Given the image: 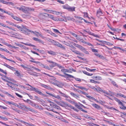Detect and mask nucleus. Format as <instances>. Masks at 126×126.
I'll return each mask as SVG.
<instances>
[{
    "mask_svg": "<svg viewBox=\"0 0 126 126\" xmlns=\"http://www.w3.org/2000/svg\"><path fill=\"white\" fill-rule=\"evenodd\" d=\"M7 84L10 87L12 88V89L15 91H17L18 90L17 88L18 85L14 84L10 81H8Z\"/></svg>",
    "mask_w": 126,
    "mask_h": 126,
    "instance_id": "nucleus-1",
    "label": "nucleus"
},
{
    "mask_svg": "<svg viewBox=\"0 0 126 126\" xmlns=\"http://www.w3.org/2000/svg\"><path fill=\"white\" fill-rule=\"evenodd\" d=\"M19 105H20V107H19V108L21 109L22 110H24L25 108L26 109L32 112H34L35 110H33L32 109L30 108L27 107L26 105L23 104L19 103Z\"/></svg>",
    "mask_w": 126,
    "mask_h": 126,
    "instance_id": "nucleus-2",
    "label": "nucleus"
},
{
    "mask_svg": "<svg viewBox=\"0 0 126 126\" xmlns=\"http://www.w3.org/2000/svg\"><path fill=\"white\" fill-rule=\"evenodd\" d=\"M30 90L35 92L41 95L45 96V95L41 92L39 89L33 87H32V88H30Z\"/></svg>",
    "mask_w": 126,
    "mask_h": 126,
    "instance_id": "nucleus-3",
    "label": "nucleus"
},
{
    "mask_svg": "<svg viewBox=\"0 0 126 126\" xmlns=\"http://www.w3.org/2000/svg\"><path fill=\"white\" fill-rule=\"evenodd\" d=\"M56 102L58 105L62 107H65L66 109L68 108L69 104L66 102L63 101H61L60 102L56 101Z\"/></svg>",
    "mask_w": 126,
    "mask_h": 126,
    "instance_id": "nucleus-4",
    "label": "nucleus"
},
{
    "mask_svg": "<svg viewBox=\"0 0 126 126\" xmlns=\"http://www.w3.org/2000/svg\"><path fill=\"white\" fill-rule=\"evenodd\" d=\"M113 98L118 103L119 105L122 106V107H120V108L121 109L123 110H125L126 109V107L124 106L123 103L115 97H113Z\"/></svg>",
    "mask_w": 126,
    "mask_h": 126,
    "instance_id": "nucleus-5",
    "label": "nucleus"
},
{
    "mask_svg": "<svg viewBox=\"0 0 126 126\" xmlns=\"http://www.w3.org/2000/svg\"><path fill=\"white\" fill-rule=\"evenodd\" d=\"M2 64L3 65L6 67L12 70L13 72L15 71L16 70L15 68L5 63H4L3 64Z\"/></svg>",
    "mask_w": 126,
    "mask_h": 126,
    "instance_id": "nucleus-6",
    "label": "nucleus"
},
{
    "mask_svg": "<svg viewBox=\"0 0 126 126\" xmlns=\"http://www.w3.org/2000/svg\"><path fill=\"white\" fill-rule=\"evenodd\" d=\"M46 93L47 94L49 95L50 96L56 98H57L59 100H61V97L59 95L56 96L54 94H52L47 92H46Z\"/></svg>",
    "mask_w": 126,
    "mask_h": 126,
    "instance_id": "nucleus-7",
    "label": "nucleus"
},
{
    "mask_svg": "<svg viewBox=\"0 0 126 126\" xmlns=\"http://www.w3.org/2000/svg\"><path fill=\"white\" fill-rule=\"evenodd\" d=\"M34 9L33 8H32L28 7L25 6V8L24 10V13H29V11H34Z\"/></svg>",
    "mask_w": 126,
    "mask_h": 126,
    "instance_id": "nucleus-8",
    "label": "nucleus"
},
{
    "mask_svg": "<svg viewBox=\"0 0 126 126\" xmlns=\"http://www.w3.org/2000/svg\"><path fill=\"white\" fill-rule=\"evenodd\" d=\"M47 61L52 64L49 65V66L51 67H54L55 66L57 65V63L53 61L50 60H47Z\"/></svg>",
    "mask_w": 126,
    "mask_h": 126,
    "instance_id": "nucleus-9",
    "label": "nucleus"
},
{
    "mask_svg": "<svg viewBox=\"0 0 126 126\" xmlns=\"http://www.w3.org/2000/svg\"><path fill=\"white\" fill-rule=\"evenodd\" d=\"M21 31L22 32L26 34L27 35L29 34L27 31L24 30L23 29H26L25 26L24 25H22L21 26Z\"/></svg>",
    "mask_w": 126,
    "mask_h": 126,
    "instance_id": "nucleus-10",
    "label": "nucleus"
},
{
    "mask_svg": "<svg viewBox=\"0 0 126 126\" xmlns=\"http://www.w3.org/2000/svg\"><path fill=\"white\" fill-rule=\"evenodd\" d=\"M46 17H48L49 18L51 19H52L56 21V20H57V19H56V18H55L53 16L51 15L47 14H46Z\"/></svg>",
    "mask_w": 126,
    "mask_h": 126,
    "instance_id": "nucleus-11",
    "label": "nucleus"
},
{
    "mask_svg": "<svg viewBox=\"0 0 126 126\" xmlns=\"http://www.w3.org/2000/svg\"><path fill=\"white\" fill-rule=\"evenodd\" d=\"M15 71V72L14 73V74L18 77L20 78L21 77H23V75L19 72L18 71L16 70Z\"/></svg>",
    "mask_w": 126,
    "mask_h": 126,
    "instance_id": "nucleus-12",
    "label": "nucleus"
},
{
    "mask_svg": "<svg viewBox=\"0 0 126 126\" xmlns=\"http://www.w3.org/2000/svg\"><path fill=\"white\" fill-rule=\"evenodd\" d=\"M27 30L28 32H30L32 33H33L36 36H38V35L40 36H41V35L39 33V32H34L28 29H27Z\"/></svg>",
    "mask_w": 126,
    "mask_h": 126,
    "instance_id": "nucleus-13",
    "label": "nucleus"
},
{
    "mask_svg": "<svg viewBox=\"0 0 126 126\" xmlns=\"http://www.w3.org/2000/svg\"><path fill=\"white\" fill-rule=\"evenodd\" d=\"M70 108L73 110L77 112H78L79 111V110L78 109L76 108H75L72 106L70 104H69L68 106V108H67V109L69 110V108Z\"/></svg>",
    "mask_w": 126,
    "mask_h": 126,
    "instance_id": "nucleus-14",
    "label": "nucleus"
},
{
    "mask_svg": "<svg viewBox=\"0 0 126 126\" xmlns=\"http://www.w3.org/2000/svg\"><path fill=\"white\" fill-rule=\"evenodd\" d=\"M92 105L94 108L98 110H102L101 107L98 105L96 104H92Z\"/></svg>",
    "mask_w": 126,
    "mask_h": 126,
    "instance_id": "nucleus-15",
    "label": "nucleus"
},
{
    "mask_svg": "<svg viewBox=\"0 0 126 126\" xmlns=\"http://www.w3.org/2000/svg\"><path fill=\"white\" fill-rule=\"evenodd\" d=\"M103 14V13L101 11V10L100 9H99L97 11L96 16L98 17L102 15Z\"/></svg>",
    "mask_w": 126,
    "mask_h": 126,
    "instance_id": "nucleus-16",
    "label": "nucleus"
},
{
    "mask_svg": "<svg viewBox=\"0 0 126 126\" xmlns=\"http://www.w3.org/2000/svg\"><path fill=\"white\" fill-rule=\"evenodd\" d=\"M30 62L36 63V64H38L39 65L41 66L42 67V66L44 65V64H43L39 62L35 61L32 60H30Z\"/></svg>",
    "mask_w": 126,
    "mask_h": 126,
    "instance_id": "nucleus-17",
    "label": "nucleus"
},
{
    "mask_svg": "<svg viewBox=\"0 0 126 126\" xmlns=\"http://www.w3.org/2000/svg\"><path fill=\"white\" fill-rule=\"evenodd\" d=\"M41 86L44 88L47 89L48 90H50L52 89L48 85H46L43 84H41Z\"/></svg>",
    "mask_w": 126,
    "mask_h": 126,
    "instance_id": "nucleus-18",
    "label": "nucleus"
},
{
    "mask_svg": "<svg viewBox=\"0 0 126 126\" xmlns=\"http://www.w3.org/2000/svg\"><path fill=\"white\" fill-rule=\"evenodd\" d=\"M80 50L83 52L87 54H89V52L87 51L86 49L83 47H82L81 49Z\"/></svg>",
    "mask_w": 126,
    "mask_h": 126,
    "instance_id": "nucleus-19",
    "label": "nucleus"
},
{
    "mask_svg": "<svg viewBox=\"0 0 126 126\" xmlns=\"http://www.w3.org/2000/svg\"><path fill=\"white\" fill-rule=\"evenodd\" d=\"M74 86L75 87H76L77 88H78L79 89H82V90L84 89L86 91H87V89L86 88H85L84 87L78 86H77L76 85H74Z\"/></svg>",
    "mask_w": 126,
    "mask_h": 126,
    "instance_id": "nucleus-20",
    "label": "nucleus"
},
{
    "mask_svg": "<svg viewBox=\"0 0 126 126\" xmlns=\"http://www.w3.org/2000/svg\"><path fill=\"white\" fill-rule=\"evenodd\" d=\"M31 105L32 106L35 107L36 109H38L39 108V106L38 104H36L33 102L32 104Z\"/></svg>",
    "mask_w": 126,
    "mask_h": 126,
    "instance_id": "nucleus-21",
    "label": "nucleus"
},
{
    "mask_svg": "<svg viewBox=\"0 0 126 126\" xmlns=\"http://www.w3.org/2000/svg\"><path fill=\"white\" fill-rule=\"evenodd\" d=\"M99 41L100 42H102L103 43H106V44L110 46H112L113 45V44L109 42H106L105 41Z\"/></svg>",
    "mask_w": 126,
    "mask_h": 126,
    "instance_id": "nucleus-22",
    "label": "nucleus"
},
{
    "mask_svg": "<svg viewBox=\"0 0 126 126\" xmlns=\"http://www.w3.org/2000/svg\"><path fill=\"white\" fill-rule=\"evenodd\" d=\"M61 71L63 72V73L66 75V74H67L66 73V72H69V70L67 69H61Z\"/></svg>",
    "mask_w": 126,
    "mask_h": 126,
    "instance_id": "nucleus-23",
    "label": "nucleus"
},
{
    "mask_svg": "<svg viewBox=\"0 0 126 126\" xmlns=\"http://www.w3.org/2000/svg\"><path fill=\"white\" fill-rule=\"evenodd\" d=\"M109 92L110 93V96H112V98H110V97H109V96H106L108 98L110 99V100H115L114 99H113V97H113V95H114V94L112 92L110 91H109Z\"/></svg>",
    "mask_w": 126,
    "mask_h": 126,
    "instance_id": "nucleus-24",
    "label": "nucleus"
},
{
    "mask_svg": "<svg viewBox=\"0 0 126 126\" xmlns=\"http://www.w3.org/2000/svg\"><path fill=\"white\" fill-rule=\"evenodd\" d=\"M47 52L48 54L51 55H54L56 54V53L55 52H53L51 50H47Z\"/></svg>",
    "mask_w": 126,
    "mask_h": 126,
    "instance_id": "nucleus-25",
    "label": "nucleus"
},
{
    "mask_svg": "<svg viewBox=\"0 0 126 126\" xmlns=\"http://www.w3.org/2000/svg\"><path fill=\"white\" fill-rule=\"evenodd\" d=\"M12 17L14 19L16 20L17 21H22L21 19L18 17H17L16 16H12Z\"/></svg>",
    "mask_w": 126,
    "mask_h": 126,
    "instance_id": "nucleus-26",
    "label": "nucleus"
},
{
    "mask_svg": "<svg viewBox=\"0 0 126 126\" xmlns=\"http://www.w3.org/2000/svg\"><path fill=\"white\" fill-rule=\"evenodd\" d=\"M76 106L77 107V108L78 109L80 110H81L82 111L86 113H87V111L86 110H83L82 108H80L79 106H78V105H76Z\"/></svg>",
    "mask_w": 126,
    "mask_h": 126,
    "instance_id": "nucleus-27",
    "label": "nucleus"
},
{
    "mask_svg": "<svg viewBox=\"0 0 126 126\" xmlns=\"http://www.w3.org/2000/svg\"><path fill=\"white\" fill-rule=\"evenodd\" d=\"M25 8V6H22L20 7V8L17 7V8L20 11H22L23 12H24V9Z\"/></svg>",
    "mask_w": 126,
    "mask_h": 126,
    "instance_id": "nucleus-28",
    "label": "nucleus"
},
{
    "mask_svg": "<svg viewBox=\"0 0 126 126\" xmlns=\"http://www.w3.org/2000/svg\"><path fill=\"white\" fill-rule=\"evenodd\" d=\"M33 39L35 41H38L39 42H40L43 44L44 42L43 41H42L41 40H40V39H39L37 38H36L35 37H33Z\"/></svg>",
    "mask_w": 126,
    "mask_h": 126,
    "instance_id": "nucleus-29",
    "label": "nucleus"
},
{
    "mask_svg": "<svg viewBox=\"0 0 126 126\" xmlns=\"http://www.w3.org/2000/svg\"><path fill=\"white\" fill-rule=\"evenodd\" d=\"M110 80L111 81V82L112 84L114 86H115L116 87H118V85L116 84V83L115 81H114L112 80L111 79H110Z\"/></svg>",
    "mask_w": 126,
    "mask_h": 126,
    "instance_id": "nucleus-30",
    "label": "nucleus"
},
{
    "mask_svg": "<svg viewBox=\"0 0 126 126\" xmlns=\"http://www.w3.org/2000/svg\"><path fill=\"white\" fill-rule=\"evenodd\" d=\"M75 90H76V91H77L79 93H80L81 94H83L84 95H86V94H87L85 92H83V91H82L81 90H78L76 89H75Z\"/></svg>",
    "mask_w": 126,
    "mask_h": 126,
    "instance_id": "nucleus-31",
    "label": "nucleus"
},
{
    "mask_svg": "<svg viewBox=\"0 0 126 126\" xmlns=\"http://www.w3.org/2000/svg\"><path fill=\"white\" fill-rule=\"evenodd\" d=\"M59 92L60 94H61V95L62 96L64 97H66V98H67L68 97L67 96V95H66V94H64V93H62V92L61 91H59Z\"/></svg>",
    "mask_w": 126,
    "mask_h": 126,
    "instance_id": "nucleus-32",
    "label": "nucleus"
},
{
    "mask_svg": "<svg viewBox=\"0 0 126 126\" xmlns=\"http://www.w3.org/2000/svg\"><path fill=\"white\" fill-rule=\"evenodd\" d=\"M2 3L4 4H6L8 5H9L10 4H12V3L11 2H7L4 0H3Z\"/></svg>",
    "mask_w": 126,
    "mask_h": 126,
    "instance_id": "nucleus-33",
    "label": "nucleus"
},
{
    "mask_svg": "<svg viewBox=\"0 0 126 126\" xmlns=\"http://www.w3.org/2000/svg\"><path fill=\"white\" fill-rule=\"evenodd\" d=\"M44 10L46 11L47 12L49 13H52V12H54L53 11L50 9H44Z\"/></svg>",
    "mask_w": 126,
    "mask_h": 126,
    "instance_id": "nucleus-34",
    "label": "nucleus"
},
{
    "mask_svg": "<svg viewBox=\"0 0 126 126\" xmlns=\"http://www.w3.org/2000/svg\"><path fill=\"white\" fill-rule=\"evenodd\" d=\"M71 47L69 48V49L71 50L72 52H74L76 48L72 45H71Z\"/></svg>",
    "mask_w": 126,
    "mask_h": 126,
    "instance_id": "nucleus-35",
    "label": "nucleus"
},
{
    "mask_svg": "<svg viewBox=\"0 0 126 126\" xmlns=\"http://www.w3.org/2000/svg\"><path fill=\"white\" fill-rule=\"evenodd\" d=\"M75 8V7H70L69 6L68 10L69 11H74Z\"/></svg>",
    "mask_w": 126,
    "mask_h": 126,
    "instance_id": "nucleus-36",
    "label": "nucleus"
},
{
    "mask_svg": "<svg viewBox=\"0 0 126 126\" xmlns=\"http://www.w3.org/2000/svg\"><path fill=\"white\" fill-rule=\"evenodd\" d=\"M74 45L76 47L78 48L80 50L82 47L81 46L76 44H75Z\"/></svg>",
    "mask_w": 126,
    "mask_h": 126,
    "instance_id": "nucleus-37",
    "label": "nucleus"
},
{
    "mask_svg": "<svg viewBox=\"0 0 126 126\" xmlns=\"http://www.w3.org/2000/svg\"><path fill=\"white\" fill-rule=\"evenodd\" d=\"M0 11L2 12L6 13L8 15H10V13H9L7 11H5V10H4L3 9L1 8H0Z\"/></svg>",
    "mask_w": 126,
    "mask_h": 126,
    "instance_id": "nucleus-38",
    "label": "nucleus"
},
{
    "mask_svg": "<svg viewBox=\"0 0 126 126\" xmlns=\"http://www.w3.org/2000/svg\"><path fill=\"white\" fill-rule=\"evenodd\" d=\"M34 100L38 101H40V98L39 97L36 96H34Z\"/></svg>",
    "mask_w": 126,
    "mask_h": 126,
    "instance_id": "nucleus-39",
    "label": "nucleus"
},
{
    "mask_svg": "<svg viewBox=\"0 0 126 126\" xmlns=\"http://www.w3.org/2000/svg\"><path fill=\"white\" fill-rule=\"evenodd\" d=\"M83 72L84 74L88 76H91L93 75V74L92 73H89L88 72L85 71H83Z\"/></svg>",
    "mask_w": 126,
    "mask_h": 126,
    "instance_id": "nucleus-40",
    "label": "nucleus"
},
{
    "mask_svg": "<svg viewBox=\"0 0 126 126\" xmlns=\"http://www.w3.org/2000/svg\"><path fill=\"white\" fill-rule=\"evenodd\" d=\"M70 94L71 95L76 98H77L79 97L76 94L72 92H70Z\"/></svg>",
    "mask_w": 126,
    "mask_h": 126,
    "instance_id": "nucleus-41",
    "label": "nucleus"
},
{
    "mask_svg": "<svg viewBox=\"0 0 126 126\" xmlns=\"http://www.w3.org/2000/svg\"><path fill=\"white\" fill-rule=\"evenodd\" d=\"M46 14H47L44 13H40L39 14V17H41L42 16H45L46 17Z\"/></svg>",
    "mask_w": 126,
    "mask_h": 126,
    "instance_id": "nucleus-42",
    "label": "nucleus"
},
{
    "mask_svg": "<svg viewBox=\"0 0 126 126\" xmlns=\"http://www.w3.org/2000/svg\"><path fill=\"white\" fill-rule=\"evenodd\" d=\"M57 19V20H56L57 21L59 20L60 21H64L65 22L66 21V20L65 18L64 19H63L62 18H58Z\"/></svg>",
    "mask_w": 126,
    "mask_h": 126,
    "instance_id": "nucleus-43",
    "label": "nucleus"
},
{
    "mask_svg": "<svg viewBox=\"0 0 126 126\" xmlns=\"http://www.w3.org/2000/svg\"><path fill=\"white\" fill-rule=\"evenodd\" d=\"M96 78L95 79L97 80H101L102 79L101 77L99 76H96L94 77Z\"/></svg>",
    "mask_w": 126,
    "mask_h": 126,
    "instance_id": "nucleus-44",
    "label": "nucleus"
},
{
    "mask_svg": "<svg viewBox=\"0 0 126 126\" xmlns=\"http://www.w3.org/2000/svg\"><path fill=\"white\" fill-rule=\"evenodd\" d=\"M53 108L59 110L61 109L60 107L56 105L55 104L54 105V106Z\"/></svg>",
    "mask_w": 126,
    "mask_h": 126,
    "instance_id": "nucleus-45",
    "label": "nucleus"
},
{
    "mask_svg": "<svg viewBox=\"0 0 126 126\" xmlns=\"http://www.w3.org/2000/svg\"><path fill=\"white\" fill-rule=\"evenodd\" d=\"M90 81L91 82L93 83H97L98 84H99L100 83L98 81H95L93 79L91 80Z\"/></svg>",
    "mask_w": 126,
    "mask_h": 126,
    "instance_id": "nucleus-46",
    "label": "nucleus"
},
{
    "mask_svg": "<svg viewBox=\"0 0 126 126\" xmlns=\"http://www.w3.org/2000/svg\"><path fill=\"white\" fill-rule=\"evenodd\" d=\"M19 66H21L23 68L25 69H27V70L29 69L30 68L28 67H27L23 64H21Z\"/></svg>",
    "mask_w": 126,
    "mask_h": 126,
    "instance_id": "nucleus-47",
    "label": "nucleus"
},
{
    "mask_svg": "<svg viewBox=\"0 0 126 126\" xmlns=\"http://www.w3.org/2000/svg\"><path fill=\"white\" fill-rule=\"evenodd\" d=\"M16 120H17V121H18L19 122H21L23 124H24L26 125V123H27V122H25L24 121H23L22 120H19L18 119H16Z\"/></svg>",
    "mask_w": 126,
    "mask_h": 126,
    "instance_id": "nucleus-48",
    "label": "nucleus"
},
{
    "mask_svg": "<svg viewBox=\"0 0 126 126\" xmlns=\"http://www.w3.org/2000/svg\"><path fill=\"white\" fill-rule=\"evenodd\" d=\"M69 7V6L67 5H65L63 6V7L64 9H66L68 10V9Z\"/></svg>",
    "mask_w": 126,
    "mask_h": 126,
    "instance_id": "nucleus-49",
    "label": "nucleus"
},
{
    "mask_svg": "<svg viewBox=\"0 0 126 126\" xmlns=\"http://www.w3.org/2000/svg\"><path fill=\"white\" fill-rule=\"evenodd\" d=\"M0 118L5 121H7L8 120V119L5 117L1 116V117H0Z\"/></svg>",
    "mask_w": 126,
    "mask_h": 126,
    "instance_id": "nucleus-50",
    "label": "nucleus"
},
{
    "mask_svg": "<svg viewBox=\"0 0 126 126\" xmlns=\"http://www.w3.org/2000/svg\"><path fill=\"white\" fill-rule=\"evenodd\" d=\"M14 44L16 46H19L20 47H23V46L22 45H21V44H20L19 43H17L15 42L14 43Z\"/></svg>",
    "mask_w": 126,
    "mask_h": 126,
    "instance_id": "nucleus-51",
    "label": "nucleus"
},
{
    "mask_svg": "<svg viewBox=\"0 0 126 126\" xmlns=\"http://www.w3.org/2000/svg\"><path fill=\"white\" fill-rule=\"evenodd\" d=\"M53 30L54 32H55L58 33L60 34H62V33H61L57 29H53Z\"/></svg>",
    "mask_w": 126,
    "mask_h": 126,
    "instance_id": "nucleus-52",
    "label": "nucleus"
},
{
    "mask_svg": "<svg viewBox=\"0 0 126 126\" xmlns=\"http://www.w3.org/2000/svg\"><path fill=\"white\" fill-rule=\"evenodd\" d=\"M74 52L76 54H79L80 55L81 54V53H80V52L76 50H75Z\"/></svg>",
    "mask_w": 126,
    "mask_h": 126,
    "instance_id": "nucleus-53",
    "label": "nucleus"
},
{
    "mask_svg": "<svg viewBox=\"0 0 126 126\" xmlns=\"http://www.w3.org/2000/svg\"><path fill=\"white\" fill-rule=\"evenodd\" d=\"M6 22L7 23H8L10 25H12L14 26L15 25V24H14V23L12 22H10L8 21H7Z\"/></svg>",
    "mask_w": 126,
    "mask_h": 126,
    "instance_id": "nucleus-54",
    "label": "nucleus"
},
{
    "mask_svg": "<svg viewBox=\"0 0 126 126\" xmlns=\"http://www.w3.org/2000/svg\"><path fill=\"white\" fill-rule=\"evenodd\" d=\"M14 26H15L17 27L21 31V26H19L18 25L15 24V25Z\"/></svg>",
    "mask_w": 126,
    "mask_h": 126,
    "instance_id": "nucleus-55",
    "label": "nucleus"
},
{
    "mask_svg": "<svg viewBox=\"0 0 126 126\" xmlns=\"http://www.w3.org/2000/svg\"><path fill=\"white\" fill-rule=\"evenodd\" d=\"M24 44L25 45H27L28 46L35 47V46L34 45H32L31 44H28V43H24Z\"/></svg>",
    "mask_w": 126,
    "mask_h": 126,
    "instance_id": "nucleus-56",
    "label": "nucleus"
},
{
    "mask_svg": "<svg viewBox=\"0 0 126 126\" xmlns=\"http://www.w3.org/2000/svg\"><path fill=\"white\" fill-rule=\"evenodd\" d=\"M6 17L5 16H2L0 14V19H4Z\"/></svg>",
    "mask_w": 126,
    "mask_h": 126,
    "instance_id": "nucleus-57",
    "label": "nucleus"
},
{
    "mask_svg": "<svg viewBox=\"0 0 126 126\" xmlns=\"http://www.w3.org/2000/svg\"><path fill=\"white\" fill-rule=\"evenodd\" d=\"M0 25L4 27H5L8 28L9 27L8 26H7L6 25H4L3 24L0 23Z\"/></svg>",
    "mask_w": 126,
    "mask_h": 126,
    "instance_id": "nucleus-58",
    "label": "nucleus"
},
{
    "mask_svg": "<svg viewBox=\"0 0 126 126\" xmlns=\"http://www.w3.org/2000/svg\"><path fill=\"white\" fill-rule=\"evenodd\" d=\"M97 91L102 92L103 91V90L102 89L100 88L99 87H97Z\"/></svg>",
    "mask_w": 126,
    "mask_h": 126,
    "instance_id": "nucleus-59",
    "label": "nucleus"
},
{
    "mask_svg": "<svg viewBox=\"0 0 126 126\" xmlns=\"http://www.w3.org/2000/svg\"><path fill=\"white\" fill-rule=\"evenodd\" d=\"M66 76H68L70 78H73L74 79V78H75V77L74 76H72L71 75L67 74H66Z\"/></svg>",
    "mask_w": 126,
    "mask_h": 126,
    "instance_id": "nucleus-60",
    "label": "nucleus"
},
{
    "mask_svg": "<svg viewBox=\"0 0 126 126\" xmlns=\"http://www.w3.org/2000/svg\"><path fill=\"white\" fill-rule=\"evenodd\" d=\"M92 51L94 52H98V50L96 49H92Z\"/></svg>",
    "mask_w": 126,
    "mask_h": 126,
    "instance_id": "nucleus-61",
    "label": "nucleus"
},
{
    "mask_svg": "<svg viewBox=\"0 0 126 126\" xmlns=\"http://www.w3.org/2000/svg\"><path fill=\"white\" fill-rule=\"evenodd\" d=\"M84 17H89L88 16V13H84Z\"/></svg>",
    "mask_w": 126,
    "mask_h": 126,
    "instance_id": "nucleus-62",
    "label": "nucleus"
},
{
    "mask_svg": "<svg viewBox=\"0 0 126 126\" xmlns=\"http://www.w3.org/2000/svg\"><path fill=\"white\" fill-rule=\"evenodd\" d=\"M0 49H1L2 50L4 51H6V52L7 53H9V52L7 49H2V48H0Z\"/></svg>",
    "mask_w": 126,
    "mask_h": 126,
    "instance_id": "nucleus-63",
    "label": "nucleus"
},
{
    "mask_svg": "<svg viewBox=\"0 0 126 126\" xmlns=\"http://www.w3.org/2000/svg\"><path fill=\"white\" fill-rule=\"evenodd\" d=\"M55 104L54 103L51 102V103H50V105L51 107L53 108Z\"/></svg>",
    "mask_w": 126,
    "mask_h": 126,
    "instance_id": "nucleus-64",
    "label": "nucleus"
}]
</instances>
